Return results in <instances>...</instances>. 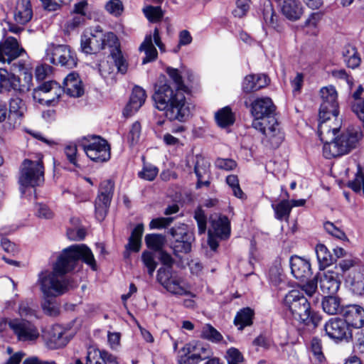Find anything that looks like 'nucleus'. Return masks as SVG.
Listing matches in <instances>:
<instances>
[{
	"label": "nucleus",
	"mask_w": 364,
	"mask_h": 364,
	"mask_svg": "<svg viewBox=\"0 0 364 364\" xmlns=\"http://www.w3.org/2000/svg\"><path fill=\"white\" fill-rule=\"evenodd\" d=\"M166 73L173 84L168 82L156 87L153 100L156 107L164 112L165 117L170 121L185 122L190 115V109L184 92L188 87L184 85L179 71L167 68Z\"/></svg>",
	"instance_id": "obj_1"
},
{
	"label": "nucleus",
	"mask_w": 364,
	"mask_h": 364,
	"mask_svg": "<svg viewBox=\"0 0 364 364\" xmlns=\"http://www.w3.org/2000/svg\"><path fill=\"white\" fill-rule=\"evenodd\" d=\"M108 47L110 56L116 63L118 72L124 74L127 71L128 63L119 49L117 36L112 32L104 33L100 26L86 29L81 36V49L86 54L96 53Z\"/></svg>",
	"instance_id": "obj_2"
},
{
	"label": "nucleus",
	"mask_w": 364,
	"mask_h": 364,
	"mask_svg": "<svg viewBox=\"0 0 364 364\" xmlns=\"http://www.w3.org/2000/svg\"><path fill=\"white\" fill-rule=\"evenodd\" d=\"M329 134H322L318 127V136L323 142V154L326 159L341 156L355 149L360 139L362 132L359 128L351 127L341 132V119L331 122Z\"/></svg>",
	"instance_id": "obj_3"
},
{
	"label": "nucleus",
	"mask_w": 364,
	"mask_h": 364,
	"mask_svg": "<svg viewBox=\"0 0 364 364\" xmlns=\"http://www.w3.org/2000/svg\"><path fill=\"white\" fill-rule=\"evenodd\" d=\"M276 107L271 98L264 97L255 100L251 105V114L254 117L252 126L269 138L272 143L279 145L283 140L279 123L276 119Z\"/></svg>",
	"instance_id": "obj_4"
},
{
	"label": "nucleus",
	"mask_w": 364,
	"mask_h": 364,
	"mask_svg": "<svg viewBox=\"0 0 364 364\" xmlns=\"http://www.w3.org/2000/svg\"><path fill=\"white\" fill-rule=\"evenodd\" d=\"M156 253H159V257L161 263L167 267H161L157 271V281L168 292L174 295H189L191 292L183 286V278L174 274L171 270L173 259L168 252H143L141 259L144 264L148 269L149 274L152 276L157 266L154 260Z\"/></svg>",
	"instance_id": "obj_5"
},
{
	"label": "nucleus",
	"mask_w": 364,
	"mask_h": 364,
	"mask_svg": "<svg viewBox=\"0 0 364 364\" xmlns=\"http://www.w3.org/2000/svg\"><path fill=\"white\" fill-rule=\"evenodd\" d=\"M283 304L293 318L300 323L317 327L321 321V314L311 311L309 301L299 290L289 291L284 298Z\"/></svg>",
	"instance_id": "obj_6"
},
{
	"label": "nucleus",
	"mask_w": 364,
	"mask_h": 364,
	"mask_svg": "<svg viewBox=\"0 0 364 364\" xmlns=\"http://www.w3.org/2000/svg\"><path fill=\"white\" fill-rule=\"evenodd\" d=\"M321 103L319 109V132L322 134H329L331 122L338 118L339 110L337 101L338 93L333 86L322 87L320 90Z\"/></svg>",
	"instance_id": "obj_7"
},
{
	"label": "nucleus",
	"mask_w": 364,
	"mask_h": 364,
	"mask_svg": "<svg viewBox=\"0 0 364 364\" xmlns=\"http://www.w3.org/2000/svg\"><path fill=\"white\" fill-rule=\"evenodd\" d=\"M38 284L44 296L56 297L69 289V279L67 277H61L53 270L41 271L38 274Z\"/></svg>",
	"instance_id": "obj_8"
},
{
	"label": "nucleus",
	"mask_w": 364,
	"mask_h": 364,
	"mask_svg": "<svg viewBox=\"0 0 364 364\" xmlns=\"http://www.w3.org/2000/svg\"><path fill=\"white\" fill-rule=\"evenodd\" d=\"M86 155L92 161L102 163L110 159V147L107 141L99 136L83 137L80 141Z\"/></svg>",
	"instance_id": "obj_9"
},
{
	"label": "nucleus",
	"mask_w": 364,
	"mask_h": 364,
	"mask_svg": "<svg viewBox=\"0 0 364 364\" xmlns=\"http://www.w3.org/2000/svg\"><path fill=\"white\" fill-rule=\"evenodd\" d=\"M44 181V167L42 156L36 161L25 159L21 164L19 183L24 187H35Z\"/></svg>",
	"instance_id": "obj_10"
},
{
	"label": "nucleus",
	"mask_w": 364,
	"mask_h": 364,
	"mask_svg": "<svg viewBox=\"0 0 364 364\" xmlns=\"http://www.w3.org/2000/svg\"><path fill=\"white\" fill-rule=\"evenodd\" d=\"M46 60L50 63L72 69L77 65L75 52L67 45L49 44L46 49Z\"/></svg>",
	"instance_id": "obj_11"
},
{
	"label": "nucleus",
	"mask_w": 364,
	"mask_h": 364,
	"mask_svg": "<svg viewBox=\"0 0 364 364\" xmlns=\"http://www.w3.org/2000/svg\"><path fill=\"white\" fill-rule=\"evenodd\" d=\"M9 327L20 342L33 343L40 337L38 328L31 321L23 318L9 319Z\"/></svg>",
	"instance_id": "obj_12"
},
{
	"label": "nucleus",
	"mask_w": 364,
	"mask_h": 364,
	"mask_svg": "<svg viewBox=\"0 0 364 364\" xmlns=\"http://www.w3.org/2000/svg\"><path fill=\"white\" fill-rule=\"evenodd\" d=\"M323 329L326 335L335 341L350 342L353 340L352 330L343 318L338 317L330 318L325 323Z\"/></svg>",
	"instance_id": "obj_13"
},
{
	"label": "nucleus",
	"mask_w": 364,
	"mask_h": 364,
	"mask_svg": "<svg viewBox=\"0 0 364 364\" xmlns=\"http://www.w3.org/2000/svg\"><path fill=\"white\" fill-rule=\"evenodd\" d=\"M62 92L63 90L57 82L49 81L34 89L33 97L41 105H53Z\"/></svg>",
	"instance_id": "obj_14"
},
{
	"label": "nucleus",
	"mask_w": 364,
	"mask_h": 364,
	"mask_svg": "<svg viewBox=\"0 0 364 364\" xmlns=\"http://www.w3.org/2000/svg\"><path fill=\"white\" fill-rule=\"evenodd\" d=\"M76 252H63L52 264V270L61 277H66L76 269H80V258Z\"/></svg>",
	"instance_id": "obj_15"
},
{
	"label": "nucleus",
	"mask_w": 364,
	"mask_h": 364,
	"mask_svg": "<svg viewBox=\"0 0 364 364\" xmlns=\"http://www.w3.org/2000/svg\"><path fill=\"white\" fill-rule=\"evenodd\" d=\"M114 190V183L110 180H106L101 183L99 194L95 200V214L99 220H102L109 208Z\"/></svg>",
	"instance_id": "obj_16"
},
{
	"label": "nucleus",
	"mask_w": 364,
	"mask_h": 364,
	"mask_svg": "<svg viewBox=\"0 0 364 364\" xmlns=\"http://www.w3.org/2000/svg\"><path fill=\"white\" fill-rule=\"evenodd\" d=\"M170 234L172 237L171 247L173 250H191L192 248V242L194 238L193 234L186 230L185 226L172 228L170 230Z\"/></svg>",
	"instance_id": "obj_17"
},
{
	"label": "nucleus",
	"mask_w": 364,
	"mask_h": 364,
	"mask_svg": "<svg viewBox=\"0 0 364 364\" xmlns=\"http://www.w3.org/2000/svg\"><path fill=\"white\" fill-rule=\"evenodd\" d=\"M24 52L15 38L8 37L4 43H0V62L10 63Z\"/></svg>",
	"instance_id": "obj_18"
},
{
	"label": "nucleus",
	"mask_w": 364,
	"mask_h": 364,
	"mask_svg": "<svg viewBox=\"0 0 364 364\" xmlns=\"http://www.w3.org/2000/svg\"><path fill=\"white\" fill-rule=\"evenodd\" d=\"M317 279H318L320 289L323 294H336L341 286V281L337 272L333 271L318 272Z\"/></svg>",
	"instance_id": "obj_19"
},
{
	"label": "nucleus",
	"mask_w": 364,
	"mask_h": 364,
	"mask_svg": "<svg viewBox=\"0 0 364 364\" xmlns=\"http://www.w3.org/2000/svg\"><path fill=\"white\" fill-rule=\"evenodd\" d=\"M291 274L298 280L304 282L309 279L312 274L309 261L297 255L290 258Z\"/></svg>",
	"instance_id": "obj_20"
},
{
	"label": "nucleus",
	"mask_w": 364,
	"mask_h": 364,
	"mask_svg": "<svg viewBox=\"0 0 364 364\" xmlns=\"http://www.w3.org/2000/svg\"><path fill=\"white\" fill-rule=\"evenodd\" d=\"M343 320L349 328H360L364 326V309L358 305H349L342 311Z\"/></svg>",
	"instance_id": "obj_21"
},
{
	"label": "nucleus",
	"mask_w": 364,
	"mask_h": 364,
	"mask_svg": "<svg viewBox=\"0 0 364 364\" xmlns=\"http://www.w3.org/2000/svg\"><path fill=\"white\" fill-rule=\"evenodd\" d=\"M193 162L194 172L198 178L196 187L200 188L202 186H209L210 181L208 180L203 181V178L209 175L210 162L202 155H196Z\"/></svg>",
	"instance_id": "obj_22"
},
{
	"label": "nucleus",
	"mask_w": 364,
	"mask_h": 364,
	"mask_svg": "<svg viewBox=\"0 0 364 364\" xmlns=\"http://www.w3.org/2000/svg\"><path fill=\"white\" fill-rule=\"evenodd\" d=\"M183 351L191 354L198 362L208 359L213 355L210 346L199 341H192L186 344L183 348Z\"/></svg>",
	"instance_id": "obj_23"
},
{
	"label": "nucleus",
	"mask_w": 364,
	"mask_h": 364,
	"mask_svg": "<svg viewBox=\"0 0 364 364\" xmlns=\"http://www.w3.org/2000/svg\"><path fill=\"white\" fill-rule=\"evenodd\" d=\"M63 92L73 97H81L84 93L82 82L75 73H71L63 80Z\"/></svg>",
	"instance_id": "obj_24"
},
{
	"label": "nucleus",
	"mask_w": 364,
	"mask_h": 364,
	"mask_svg": "<svg viewBox=\"0 0 364 364\" xmlns=\"http://www.w3.org/2000/svg\"><path fill=\"white\" fill-rule=\"evenodd\" d=\"M145 90L139 86H135L132 90L130 100L124 109V114L130 116L139 110L146 100Z\"/></svg>",
	"instance_id": "obj_25"
},
{
	"label": "nucleus",
	"mask_w": 364,
	"mask_h": 364,
	"mask_svg": "<svg viewBox=\"0 0 364 364\" xmlns=\"http://www.w3.org/2000/svg\"><path fill=\"white\" fill-rule=\"evenodd\" d=\"M33 10L30 0H17L14 18L17 23L24 25L31 19Z\"/></svg>",
	"instance_id": "obj_26"
},
{
	"label": "nucleus",
	"mask_w": 364,
	"mask_h": 364,
	"mask_svg": "<svg viewBox=\"0 0 364 364\" xmlns=\"http://www.w3.org/2000/svg\"><path fill=\"white\" fill-rule=\"evenodd\" d=\"M281 12L288 20H299L304 13L301 4L297 0H284L280 6Z\"/></svg>",
	"instance_id": "obj_27"
},
{
	"label": "nucleus",
	"mask_w": 364,
	"mask_h": 364,
	"mask_svg": "<svg viewBox=\"0 0 364 364\" xmlns=\"http://www.w3.org/2000/svg\"><path fill=\"white\" fill-rule=\"evenodd\" d=\"M107 363L118 364L117 357L105 350L100 351L99 355L95 351L88 352L85 363L79 358L75 360V364H107Z\"/></svg>",
	"instance_id": "obj_28"
},
{
	"label": "nucleus",
	"mask_w": 364,
	"mask_h": 364,
	"mask_svg": "<svg viewBox=\"0 0 364 364\" xmlns=\"http://www.w3.org/2000/svg\"><path fill=\"white\" fill-rule=\"evenodd\" d=\"M321 306L325 313L328 315L342 314L341 299L336 294H327L323 296Z\"/></svg>",
	"instance_id": "obj_29"
},
{
	"label": "nucleus",
	"mask_w": 364,
	"mask_h": 364,
	"mask_svg": "<svg viewBox=\"0 0 364 364\" xmlns=\"http://www.w3.org/2000/svg\"><path fill=\"white\" fill-rule=\"evenodd\" d=\"M11 90L23 91L20 80L15 75L9 73L6 70L0 69V91Z\"/></svg>",
	"instance_id": "obj_30"
},
{
	"label": "nucleus",
	"mask_w": 364,
	"mask_h": 364,
	"mask_svg": "<svg viewBox=\"0 0 364 364\" xmlns=\"http://www.w3.org/2000/svg\"><path fill=\"white\" fill-rule=\"evenodd\" d=\"M255 311L250 307H245L240 309L236 314L234 318V324L238 330H243L247 326H250L253 323Z\"/></svg>",
	"instance_id": "obj_31"
},
{
	"label": "nucleus",
	"mask_w": 364,
	"mask_h": 364,
	"mask_svg": "<svg viewBox=\"0 0 364 364\" xmlns=\"http://www.w3.org/2000/svg\"><path fill=\"white\" fill-rule=\"evenodd\" d=\"M139 49L140 51H144L145 53V57L142 60V64L154 61L157 58L158 52L153 43L152 36L151 34L145 36Z\"/></svg>",
	"instance_id": "obj_32"
},
{
	"label": "nucleus",
	"mask_w": 364,
	"mask_h": 364,
	"mask_svg": "<svg viewBox=\"0 0 364 364\" xmlns=\"http://www.w3.org/2000/svg\"><path fill=\"white\" fill-rule=\"evenodd\" d=\"M214 234L220 239H226L230 235V223L227 216H220L212 221Z\"/></svg>",
	"instance_id": "obj_33"
},
{
	"label": "nucleus",
	"mask_w": 364,
	"mask_h": 364,
	"mask_svg": "<svg viewBox=\"0 0 364 364\" xmlns=\"http://www.w3.org/2000/svg\"><path fill=\"white\" fill-rule=\"evenodd\" d=\"M144 228L142 223L138 224L132 231L128 239V243L125 245L126 250H139L141 247V237Z\"/></svg>",
	"instance_id": "obj_34"
},
{
	"label": "nucleus",
	"mask_w": 364,
	"mask_h": 364,
	"mask_svg": "<svg viewBox=\"0 0 364 364\" xmlns=\"http://www.w3.org/2000/svg\"><path fill=\"white\" fill-rule=\"evenodd\" d=\"M217 124L221 128H227L235 122V115L229 107H225L215 114Z\"/></svg>",
	"instance_id": "obj_35"
},
{
	"label": "nucleus",
	"mask_w": 364,
	"mask_h": 364,
	"mask_svg": "<svg viewBox=\"0 0 364 364\" xmlns=\"http://www.w3.org/2000/svg\"><path fill=\"white\" fill-rule=\"evenodd\" d=\"M144 242L150 250H163L167 240L163 234L149 233L145 235Z\"/></svg>",
	"instance_id": "obj_36"
},
{
	"label": "nucleus",
	"mask_w": 364,
	"mask_h": 364,
	"mask_svg": "<svg viewBox=\"0 0 364 364\" xmlns=\"http://www.w3.org/2000/svg\"><path fill=\"white\" fill-rule=\"evenodd\" d=\"M343 58L347 66L353 69L359 66L361 62L357 49L350 45L345 46L342 52Z\"/></svg>",
	"instance_id": "obj_37"
},
{
	"label": "nucleus",
	"mask_w": 364,
	"mask_h": 364,
	"mask_svg": "<svg viewBox=\"0 0 364 364\" xmlns=\"http://www.w3.org/2000/svg\"><path fill=\"white\" fill-rule=\"evenodd\" d=\"M272 208H273L275 214V218L279 220H288L291 208L289 200L284 199L279 201L278 203H272Z\"/></svg>",
	"instance_id": "obj_38"
},
{
	"label": "nucleus",
	"mask_w": 364,
	"mask_h": 364,
	"mask_svg": "<svg viewBox=\"0 0 364 364\" xmlns=\"http://www.w3.org/2000/svg\"><path fill=\"white\" fill-rule=\"evenodd\" d=\"M66 332L60 326L53 327L50 333V341L54 343L55 348L65 346L69 341L67 336H65Z\"/></svg>",
	"instance_id": "obj_39"
},
{
	"label": "nucleus",
	"mask_w": 364,
	"mask_h": 364,
	"mask_svg": "<svg viewBox=\"0 0 364 364\" xmlns=\"http://www.w3.org/2000/svg\"><path fill=\"white\" fill-rule=\"evenodd\" d=\"M26 109L25 103L21 99L11 98L9 102V117H14L15 119H20L23 116Z\"/></svg>",
	"instance_id": "obj_40"
},
{
	"label": "nucleus",
	"mask_w": 364,
	"mask_h": 364,
	"mask_svg": "<svg viewBox=\"0 0 364 364\" xmlns=\"http://www.w3.org/2000/svg\"><path fill=\"white\" fill-rule=\"evenodd\" d=\"M200 337L213 343H219L223 338L221 333L209 323L202 327Z\"/></svg>",
	"instance_id": "obj_41"
},
{
	"label": "nucleus",
	"mask_w": 364,
	"mask_h": 364,
	"mask_svg": "<svg viewBox=\"0 0 364 364\" xmlns=\"http://www.w3.org/2000/svg\"><path fill=\"white\" fill-rule=\"evenodd\" d=\"M340 255L333 254L331 252H316L320 269H325L333 264L338 257L342 255L343 252H338Z\"/></svg>",
	"instance_id": "obj_42"
},
{
	"label": "nucleus",
	"mask_w": 364,
	"mask_h": 364,
	"mask_svg": "<svg viewBox=\"0 0 364 364\" xmlns=\"http://www.w3.org/2000/svg\"><path fill=\"white\" fill-rule=\"evenodd\" d=\"M36 307L31 300L21 301L18 305V313L21 317H36Z\"/></svg>",
	"instance_id": "obj_43"
},
{
	"label": "nucleus",
	"mask_w": 364,
	"mask_h": 364,
	"mask_svg": "<svg viewBox=\"0 0 364 364\" xmlns=\"http://www.w3.org/2000/svg\"><path fill=\"white\" fill-rule=\"evenodd\" d=\"M269 280L273 286L279 287V289H284L287 286V282L284 276L282 274L280 269L275 266L269 269Z\"/></svg>",
	"instance_id": "obj_44"
},
{
	"label": "nucleus",
	"mask_w": 364,
	"mask_h": 364,
	"mask_svg": "<svg viewBox=\"0 0 364 364\" xmlns=\"http://www.w3.org/2000/svg\"><path fill=\"white\" fill-rule=\"evenodd\" d=\"M311 351L314 358L318 362L322 363L325 360V356L323 353L321 340L318 337H314L311 341Z\"/></svg>",
	"instance_id": "obj_45"
},
{
	"label": "nucleus",
	"mask_w": 364,
	"mask_h": 364,
	"mask_svg": "<svg viewBox=\"0 0 364 364\" xmlns=\"http://www.w3.org/2000/svg\"><path fill=\"white\" fill-rule=\"evenodd\" d=\"M145 16L151 22H158L163 17V12L160 6H148L143 9Z\"/></svg>",
	"instance_id": "obj_46"
},
{
	"label": "nucleus",
	"mask_w": 364,
	"mask_h": 364,
	"mask_svg": "<svg viewBox=\"0 0 364 364\" xmlns=\"http://www.w3.org/2000/svg\"><path fill=\"white\" fill-rule=\"evenodd\" d=\"M106 11L114 16H120L124 11V5L121 0H109L105 4Z\"/></svg>",
	"instance_id": "obj_47"
},
{
	"label": "nucleus",
	"mask_w": 364,
	"mask_h": 364,
	"mask_svg": "<svg viewBox=\"0 0 364 364\" xmlns=\"http://www.w3.org/2000/svg\"><path fill=\"white\" fill-rule=\"evenodd\" d=\"M264 20L267 26L274 29L279 27V17L272 8H267L263 12Z\"/></svg>",
	"instance_id": "obj_48"
},
{
	"label": "nucleus",
	"mask_w": 364,
	"mask_h": 364,
	"mask_svg": "<svg viewBox=\"0 0 364 364\" xmlns=\"http://www.w3.org/2000/svg\"><path fill=\"white\" fill-rule=\"evenodd\" d=\"M338 266L341 271L345 273L352 270L358 269L361 267L360 260L357 258H348L340 261Z\"/></svg>",
	"instance_id": "obj_49"
},
{
	"label": "nucleus",
	"mask_w": 364,
	"mask_h": 364,
	"mask_svg": "<svg viewBox=\"0 0 364 364\" xmlns=\"http://www.w3.org/2000/svg\"><path fill=\"white\" fill-rule=\"evenodd\" d=\"M226 183L231 188L235 197L238 198H243L244 193L240 187L239 180L236 175H230L227 176Z\"/></svg>",
	"instance_id": "obj_50"
},
{
	"label": "nucleus",
	"mask_w": 364,
	"mask_h": 364,
	"mask_svg": "<svg viewBox=\"0 0 364 364\" xmlns=\"http://www.w3.org/2000/svg\"><path fill=\"white\" fill-rule=\"evenodd\" d=\"M250 0H237L236 7L232 11V15L236 18L245 16L250 9Z\"/></svg>",
	"instance_id": "obj_51"
},
{
	"label": "nucleus",
	"mask_w": 364,
	"mask_h": 364,
	"mask_svg": "<svg viewBox=\"0 0 364 364\" xmlns=\"http://www.w3.org/2000/svg\"><path fill=\"white\" fill-rule=\"evenodd\" d=\"M348 186L355 192H360L362 189L364 194V173L360 166L355 179L349 182Z\"/></svg>",
	"instance_id": "obj_52"
},
{
	"label": "nucleus",
	"mask_w": 364,
	"mask_h": 364,
	"mask_svg": "<svg viewBox=\"0 0 364 364\" xmlns=\"http://www.w3.org/2000/svg\"><path fill=\"white\" fill-rule=\"evenodd\" d=\"M85 22V18H84V16L74 14L70 19L66 21L65 28L68 32H70L83 25Z\"/></svg>",
	"instance_id": "obj_53"
},
{
	"label": "nucleus",
	"mask_w": 364,
	"mask_h": 364,
	"mask_svg": "<svg viewBox=\"0 0 364 364\" xmlns=\"http://www.w3.org/2000/svg\"><path fill=\"white\" fill-rule=\"evenodd\" d=\"M36 215L41 219H51L54 216L53 212L48 206L43 203H37L35 206Z\"/></svg>",
	"instance_id": "obj_54"
},
{
	"label": "nucleus",
	"mask_w": 364,
	"mask_h": 364,
	"mask_svg": "<svg viewBox=\"0 0 364 364\" xmlns=\"http://www.w3.org/2000/svg\"><path fill=\"white\" fill-rule=\"evenodd\" d=\"M76 254L80 255V264L85 262L89 265L93 271L97 270V266L92 252H76ZM80 267H81V264H80Z\"/></svg>",
	"instance_id": "obj_55"
},
{
	"label": "nucleus",
	"mask_w": 364,
	"mask_h": 364,
	"mask_svg": "<svg viewBox=\"0 0 364 364\" xmlns=\"http://www.w3.org/2000/svg\"><path fill=\"white\" fill-rule=\"evenodd\" d=\"M306 283L301 286V289L309 296H312L317 291L318 279L317 274L312 279H307Z\"/></svg>",
	"instance_id": "obj_56"
},
{
	"label": "nucleus",
	"mask_w": 364,
	"mask_h": 364,
	"mask_svg": "<svg viewBox=\"0 0 364 364\" xmlns=\"http://www.w3.org/2000/svg\"><path fill=\"white\" fill-rule=\"evenodd\" d=\"M159 169L154 166H146L143 170L139 173L141 178L153 181L157 176Z\"/></svg>",
	"instance_id": "obj_57"
},
{
	"label": "nucleus",
	"mask_w": 364,
	"mask_h": 364,
	"mask_svg": "<svg viewBox=\"0 0 364 364\" xmlns=\"http://www.w3.org/2000/svg\"><path fill=\"white\" fill-rule=\"evenodd\" d=\"M77 146L75 144H69L65 147V154L70 164L78 166L77 163Z\"/></svg>",
	"instance_id": "obj_58"
},
{
	"label": "nucleus",
	"mask_w": 364,
	"mask_h": 364,
	"mask_svg": "<svg viewBox=\"0 0 364 364\" xmlns=\"http://www.w3.org/2000/svg\"><path fill=\"white\" fill-rule=\"evenodd\" d=\"M141 124L139 122H135L129 130L128 140L132 144H136L139 139L141 134Z\"/></svg>",
	"instance_id": "obj_59"
},
{
	"label": "nucleus",
	"mask_w": 364,
	"mask_h": 364,
	"mask_svg": "<svg viewBox=\"0 0 364 364\" xmlns=\"http://www.w3.org/2000/svg\"><path fill=\"white\" fill-rule=\"evenodd\" d=\"M215 166L222 170L232 171L237 166V163L230 159H218L215 161Z\"/></svg>",
	"instance_id": "obj_60"
},
{
	"label": "nucleus",
	"mask_w": 364,
	"mask_h": 364,
	"mask_svg": "<svg viewBox=\"0 0 364 364\" xmlns=\"http://www.w3.org/2000/svg\"><path fill=\"white\" fill-rule=\"evenodd\" d=\"M194 218L197 222L198 232L203 234L206 230L207 218L204 212L201 210H197L195 212Z\"/></svg>",
	"instance_id": "obj_61"
},
{
	"label": "nucleus",
	"mask_w": 364,
	"mask_h": 364,
	"mask_svg": "<svg viewBox=\"0 0 364 364\" xmlns=\"http://www.w3.org/2000/svg\"><path fill=\"white\" fill-rule=\"evenodd\" d=\"M256 85V75H250L245 77L242 82L243 90L248 93L258 90V88H255Z\"/></svg>",
	"instance_id": "obj_62"
},
{
	"label": "nucleus",
	"mask_w": 364,
	"mask_h": 364,
	"mask_svg": "<svg viewBox=\"0 0 364 364\" xmlns=\"http://www.w3.org/2000/svg\"><path fill=\"white\" fill-rule=\"evenodd\" d=\"M173 221L171 218H159L151 220L149 223L150 229H161L169 225Z\"/></svg>",
	"instance_id": "obj_63"
},
{
	"label": "nucleus",
	"mask_w": 364,
	"mask_h": 364,
	"mask_svg": "<svg viewBox=\"0 0 364 364\" xmlns=\"http://www.w3.org/2000/svg\"><path fill=\"white\" fill-rule=\"evenodd\" d=\"M353 350L355 353L364 357V331H361L357 334Z\"/></svg>",
	"instance_id": "obj_64"
}]
</instances>
